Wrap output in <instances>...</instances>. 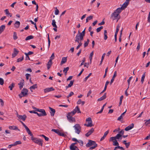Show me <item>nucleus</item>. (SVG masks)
<instances>
[{"mask_svg":"<svg viewBox=\"0 0 150 150\" xmlns=\"http://www.w3.org/2000/svg\"><path fill=\"white\" fill-rule=\"evenodd\" d=\"M31 139L35 143L41 146H42L43 141L40 139H38L33 137H31Z\"/></svg>","mask_w":150,"mask_h":150,"instance_id":"obj_1","label":"nucleus"},{"mask_svg":"<svg viewBox=\"0 0 150 150\" xmlns=\"http://www.w3.org/2000/svg\"><path fill=\"white\" fill-rule=\"evenodd\" d=\"M74 129L75 130V132L76 133H77L78 134H79L81 130V127L79 124H76L74 126Z\"/></svg>","mask_w":150,"mask_h":150,"instance_id":"obj_2","label":"nucleus"},{"mask_svg":"<svg viewBox=\"0 0 150 150\" xmlns=\"http://www.w3.org/2000/svg\"><path fill=\"white\" fill-rule=\"evenodd\" d=\"M114 137H111L110 139L109 140V141L110 142L112 141L113 142V145L114 146H119V144L118 142H117V141L116 140V139H117L115 138V139L114 138ZM115 137H114L115 138Z\"/></svg>","mask_w":150,"mask_h":150,"instance_id":"obj_3","label":"nucleus"},{"mask_svg":"<svg viewBox=\"0 0 150 150\" xmlns=\"http://www.w3.org/2000/svg\"><path fill=\"white\" fill-rule=\"evenodd\" d=\"M83 36L80 34H78L76 36L75 42L79 43V42H80L79 40L80 41V42H81V41L83 40Z\"/></svg>","mask_w":150,"mask_h":150,"instance_id":"obj_4","label":"nucleus"},{"mask_svg":"<svg viewBox=\"0 0 150 150\" xmlns=\"http://www.w3.org/2000/svg\"><path fill=\"white\" fill-rule=\"evenodd\" d=\"M86 121L88 122V124H85L84 125L88 127H91L93 126V125L92 123V120L91 117H89L87 118L86 120Z\"/></svg>","mask_w":150,"mask_h":150,"instance_id":"obj_5","label":"nucleus"},{"mask_svg":"<svg viewBox=\"0 0 150 150\" xmlns=\"http://www.w3.org/2000/svg\"><path fill=\"white\" fill-rule=\"evenodd\" d=\"M124 131L123 129H122L121 131H120L118 134H117L116 135L115 137L114 138L120 139H122V137L124 134Z\"/></svg>","mask_w":150,"mask_h":150,"instance_id":"obj_6","label":"nucleus"},{"mask_svg":"<svg viewBox=\"0 0 150 150\" xmlns=\"http://www.w3.org/2000/svg\"><path fill=\"white\" fill-rule=\"evenodd\" d=\"M96 144H97L95 141L89 140L88 142L86 144V146L87 147H89L91 146L95 145Z\"/></svg>","mask_w":150,"mask_h":150,"instance_id":"obj_7","label":"nucleus"},{"mask_svg":"<svg viewBox=\"0 0 150 150\" xmlns=\"http://www.w3.org/2000/svg\"><path fill=\"white\" fill-rule=\"evenodd\" d=\"M119 15L116 12L114 11L113 13H112L111 16V18L113 20H114L115 19H116L118 17Z\"/></svg>","mask_w":150,"mask_h":150,"instance_id":"obj_8","label":"nucleus"},{"mask_svg":"<svg viewBox=\"0 0 150 150\" xmlns=\"http://www.w3.org/2000/svg\"><path fill=\"white\" fill-rule=\"evenodd\" d=\"M54 90V89L52 87L46 88L44 90V92L45 93Z\"/></svg>","mask_w":150,"mask_h":150,"instance_id":"obj_9","label":"nucleus"},{"mask_svg":"<svg viewBox=\"0 0 150 150\" xmlns=\"http://www.w3.org/2000/svg\"><path fill=\"white\" fill-rule=\"evenodd\" d=\"M24 84L25 82L24 80L22 79L20 80L19 83H18V85L19 86V88L21 90L22 89Z\"/></svg>","mask_w":150,"mask_h":150,"instance_id":"obj_10","label":"nucleus"},{"mask_svg":"<svg viewBox=\"0 0 150 150\" xmlns=\"http://www.w3.org/2000/svg\"><path fill=\"white\" fill-rule=\"evenodd\" d=\"M129 3V0H126V1L123 4L122 6L121 7V8L122 10L124 9L127 7Z\"/></svg>","mask_w":150,"mask_h":150,"instance_id":"obj_11","label":"nucleus"},{"mask_svg":"<svg viewBox=\"0 0 150 150\" xmlns=\"http://www.w3.org/2000/svg\"><path fill=\"white\" fill-rule=\"evenodd\" d=\"M67 117L68 121L70 122H72L75 121V119L69 115H67Z\"/></svg>","mask_w":150,"mask_h":150,"instance_id":"obj_12","label":"nucleus"},{"mask_svg":"<svg viewBox=\"0 0 150 150\" xmlns=\"http://www.w3.org/2000/svg\"><path fill=\"white\" fill-rule=\"evenodd\" d=\"M134 124L133 123H132L130 125L128 126L127 127H126L125 130L126 131L129 130L134 127Z\"/></svg>","mask_w":150,"mask_h":150,"instance_id":"obj_13","label":"nucleus"},{"mask_svg":"<svg viewBox=\"0 0 150 150\" xmlns=\"http://www.w3.org/2000/svg\"><path fill=\"white\" fill-rule=\"evenodd\" d=\"M28 90L26 88H23L21 92V93L23 96H25L28 94Z\"/></svg>","mask_w":150,"mask_h":150,"instance_id":"obj_14","label":"nucleus"},{"mask_svg":"<svg viewBox=\"0 0 150 150\" xmlns=\"http://www.w3.org/2000/svg\"><path fill=\"white\" fill-rule=\"evenodd\" d=\"M94 129L93 128H92L88 132L85 134V136L86 137H89L90 135H91L94 132Z\"/></svg>","mask_w":150,"mask_h":150,"instance_id":"obj_15","label":"nucleus"},{"mask_svg":"<svg viewBox=\"0 0 150 150\" xmlns=\"http://www.w3.org/2000/svg\"><path fill=\"white\" fill-rule=\"evenodd\" d=\"M19 116V117H18V119L21 120L23 121H24L27 118V116L25 115H20V116Z\"/></svg>","mask_w":150,"mask_h":150,"instance_id":"obj_16","label":"nucleus"},{"mask_svg":"<svg viewBox=\"0 0 150 150\" xmlns=\"http://www.w3.org/2000/svg\"><path fill=\"white\" fill-rule=\"evenodd\" d=\"M8 128L9 129L14 130H18L20 131V130L16 126H9Z\"/></svg>","mask_w":150,"mask_h":150,"instance_id":"obj_17","label":"nucleus"},{"mask_svg":"<svg viewBox=\"0 0 150 150\" xmlns=\"http://www.w3.org/2000/svg\"><path fill=\"white\" fill-rule=\"evenodd\" d=\"M19 51L15 48L14 49L13 52L12 54L13 58L15 57L18 53Z\"/></svg>","mask_w":150,"mask_h":150,"instance_id":"obj_18","label":"nucleus"},{"mask_svg":"<svg viewBox=\"0 0 150 150\" xmlns=\"http://www.w3.org/2000/svg\"><path fill=\"white\" fill-rule=\"evenodd\" d=\"M49 108L50 111V113L51 116H53L55 112V110L50 107H49Z\"/></svg>","mask_w":150,"mask_h":150,"instance_id":"obj_19","label":"nucleus"},{"mask_svg":"<svg viewBox=\"0 0 150 150\" xmlns=\"http://www.w3.org/2000/svg\"><path fill=\"white\" fill-rule=\"evenodd\" d=\"M117 76V71H115L114 72V75L112 77V79H111L110 83V85H111L112 83L113 82L115 78V77Z\"/></svg>","mask_w":150,"mask_h":150,"instance_id":"obj_20","label":"nucleus"},{"mask_svg":"<svg viewBox=\"0 0 150 150\" xmlns=\"http://www.w3.org/2000/svg\"><path fill=\"white\" fill-rule=\"evenodd\" d=\"M109 130H108L107 131H106V132H105V133H104V135L103 136V137H101V138L100 139V141H103V139H104L105 138V137H106V136L107 135V134H108V133H109Z\"/></svg>","mask_w":150,"mask_h":150,"instance_id":"obj_21","label":"nucleus"},{"mask_svg":"<svg viewBox=\"0 0 150 150\" xmlns=\"http://www.w3.org/2000/svg\"><path fill=\"white\" fill-rule=\"evenodd\" d=\"M74 80H71L70 81V83L68 85V86H65L66 89H67L68 88L71 87L73 84Z\"/></svg>","mask_w":150,"mask_h":150,"instance_id":"obj_22","label":"nucleus"},{"mask_svg":"<svg viewBox=\"0 0 150 150\" xmlns=\"http://www.w3.org/2000/svg\"><path fill=\"white\" fill-rule=\"evenodd\" d=\"M106 93H105L104 95L102 97L98 99V101H101L105 99L106 97Z\"/></svg>","mask_w":150,"mask_h":150,"instance_id":"obj_23","label":"nucleus"},{"mask_svg":"<svg viewBox=\"0 0 150 150\" xmlns=\"http://www.w3.org/2000/svg\"><path fill=\"white\" fill-rule=\"evenodd\" d=\"M52 61H51V60H50L47 63V69H49L50 68L52 65Z\"/></svg>","mask_w":150,"mask_h":150,"instance_id":"obj_24","label":"nucleus"},{"mask_svg":"<svg viewBox=\"0 0 150 150\" xmlns=\"http://www.w3.org/2000/svg\"><path fill=\"white\" fill-rule=\"evenodd\" d=\"M76 113V111L75 110H73V111L70 112L68 113L67 115L70 116H72L74 115Z\"/></svg>","mask_w":150,"mask_h":150,"instance_id":"obj_25","label":"nucleus"},{"mask_svg":"<svg viewBox=\"0 0 150 150\" xmlns=\"http://www.w3.org/2000/svg\"><path fill=\"white\" fill-rule=\"evenodd\" d=\"M25 129H26V131L28 132V134L29 135H30V136L31 137H33V134L30 131V130L28 128V127H27L26 128H25Z\"/></svg>","mask_w":150,"mask_h":150,"instance_id":"obj_26","label":"nucleus"},{"mask_svg":"<svg viewBox=\"0 0 150 150\" xmlns=\"http://www.w3.org/2000/svg\"><path fill=\"white\" fill-rule=\"evenodd\" d=\"M5 26L4 25H2L0 26V34H1L5 29Z\"/></svg>","mask_w":150,"mask_h":150,"instance_id":"obj_27","label":"nucleus"},{"mask_svg":"<svg viewBox=\"0 0 150 150\" xmlns=\"http://www.w3.org/2000/svg\"><path fill=\"white\" fill-rule=\"evenodd\" d=\"M67 60V57H64L62 58V60L61 62V63L60 64V65H62L63 64L65 63L66 62Z\"/></svg>","mask_w":150,"mask_h":150,"instance_id":"obj_28","label":"nucleus"},{"mask_svg":"<svg viewBox=\"0 0 150 150\" xmlns=\"http://www.w3.org/2000/svg\"><path fill=\"white\" fill-rule=\"evenodd\" d=\"M123 143L125 144L126 148H128L130 144V142H126V141L124 140L123 142Z\"/></svg>","mask_w":150,"mask_h":150,"instance_id":"obj_29","label":"nucleus"},{"mask_svg":"<svg viewBox=\"0 0 150 150\" xmlns=\"http://www.w3.org/2000/svg\"><path fill=\"white\" fill-rule=\"evenodd\" d=\"M70 150H79L76 146H70Z\"/></svg>","mask_w":150,"mask_h":150,"instance_id":"obj_30","label":"nucleus"},{"mask_svg":"<svg viewBox=\"0 0 150 150\" xmlns=\"http://www.w3.org/2000/svg\"><path fill=\"white\" fill-rule=\"evenodd\" d=\"M37 88V85L36 84H35L33 85L32 86H30V91L31 92H33V91L32 90V89H34Z\"/></svg>","mask_w":150,"mask_h":150,"instance_id":"obj_31","label":"nucleus"},{"mask_svg":"<svg viewBox=\"0 0 150 150\" xmlns=\"http://www.w3.org/2000/svg\"><path fill=\"white\" fill-rule=\"evenodd\" d=\"M58 135L60 136H62L64 137H65L66 136V135L63 133L62 132L60 131H59L58 134H57Z\"/></svg>","mask_w":150,"mask_h":150,"instance_id":"obj_32","label":"nucleus"},{"mask_svg":"<svg viewBox=\"0 0 150 150\" xmlns=\"http://www.w3.org/2000/svg\"><path fill=\"white\" fill-rule=\"evenodd\" d=\"M122 10V9H121V7L120 8H119L117 9L115 11L119 15V13L121 12Z\"/></svg>","mask_w":150,"mask_h":150,"instance_id":"obj_33","label":"nucleus"},{"mask_svg":"<svg viewBox=\"0 0 150 150\" xmlns=\"http://www.w3.org/2000/svg\"><path fill=\"white\" fill-rule=\"evenodd\" d=\"M20 25V22L18 21L16 22L15 24V27L16 28H18Z\"/></svg>","mask_w":150,"mask_h":150,"instance_id":"obj_34","label":"nucleus"},{"mask_svg":"<svg viewBox=\"0 0 150 150\" xmlns=\"http://www.w3.org/2000/svg\"><path fill=\"white\" fill-rule=\"evenodd\" d=\"M56 22L55 21V20L54 19L52 20V26L54 28H57V26L56 24Z\"/></svg>","mask_w":150,"mask_h":150,"instance_id":"obj_35","label":"nucleus"},{"mask_svg":"<svg viewBox=\"0 0 150 150\" xmlns=\"http://www.w3.org/2000/svg\"><path fill=\"white\" fill-rule=\"evenodd\" d=\"M15 86V83H12L9 86L8 88L11 90H12L13 88Z\"/></svg>","mask_w":150,"mask_h":150,"instance_id":"obj_36","label":"nucleus"},{"mask_svg":"<svg viewBox=\"0 0 150 150\" xmlns=\"http://www.w3.org/2000/svg\"><path fill=\"white\" fill-rule=\"evenodd\" d=\"M74 110H75L76 111V112H77L78 113H81L80 109L78 106H77Z\"/></svg>","mask_w":150,"mask_h":150,"instance_id":"obj_37","label":"nucleus"},{"mask_svg":"<svg viewBox=\"0 0 150 150\" xmlns=\"http://www.w3.org/2000/svg\"><path fill=\"white\" fill-rule=\"evenodd\" d=\"M146 75H145V72L142 75V77L141 80V82L142 83H143L144 80V78H145Z\"/></svg>","mask_w":150,"mask_h":150,"instance_id":"obj_38","label":"nucleus"},{"mask_svg":"<svg viewBox=\"0 0 150 150\" xmlns=\"http://www.w3.org/2000/svg\"><path fill=\"white\" fill-rule=\"evenodd\" d=\"M33 37H34L33 36H32V35H30L27 36L25 40H29L33 39Z\"/></svg>","mask_w":150,"mask_h":150,"instance_id":"obj_39","label":"nucleus"},{"mask_svg":"<svg viewBox=\"0 0 150 150\" xmlns=\"http://www.w3.org/2000/svg\"><path fill=\"white\" fill-rule=\"evenodd\" d=\"M107 31L106 30H104V39L105 40H106L108 38V37L107 36Z\"/></svg>","mask_w":150,"mask_h":150,"instance_id":"obj_40","label":"nucleus"},{"mask_svg":"<svg viewBox=\"0 0 150 150\" xmlns=\"http://www.w3.org/2000/svg\"><path fill=\"white\" fill-rule=\"evenodd\" d=\"M5 12L6 13V14L10 16V17H11L12 16V14L10 13L8 11V9H6L5 10Z\"/></svg>","mask_w":150,"mask_h":150,"instance_id":"obj_41","label":"nucleus"},{"mask_svg":"<svg viewBox=\"0 0 150 150\" xmlns=\"http://www.w3.org/2000/svg\"><path fill=\"white\" fill-rule=\"evenodd\" d=\"M105 53H104L102 56V57H101V60L100 61V65H101L102 64V63L103 61V60L104 59V57L105 56Z\"/></svg>","mask_w":150,"mask_h":150,"instance_id":"obj_42","label":"nucleus"},{"mask_svg":"<svg viewBox=\"0 0 150 150\" xmlns=\"http://www.w3.org/2000/svg\"><path fill=\"white\" fill-rule=\"evenodd\" d=\"M89 42V40L88 39H87V41L85 42L84 43V47H86L88 45Z\"/></svg>","mask_w":150,"mask_h":150,"instance_id":"obj_43","label":"nucleus"},{"mask_svg":"<svg viewBox=\"0 0 150 150\" xmlns=\"http://www.w3.org/2000/svg\"><path fill=\"white\" fill-rule=\"evenodd\" d=\"M144 121H146V122H145L144 124L146 126H147L149 124H150V119L147 120H145Z\"/></svg>","mask_w":150,"mask_h":150,"instance_id":"obj_44","label":"nucleus"},{"mask_svg":"<svg viewBox=\"0 0 150 150\" xmlns=\"http://www.w3.org/2000/svg\"><path fill=\"white\" fill-rule=\"evenodd\" d=\"M18 38V37L17 35V34L16 32H14L13 34V39L14 40H16Z\"/></svg>","mask_w":150,"mask_h":150,"instance_id":"obj_45","label":"nucleus"},{"mask_svg":"<svg viewBox=\"0 0 150 150\" xmlns=\"http://www.w3.org/2000/svg\"><path fill=\"white\" fill-rule=\"evenodd\" d=\"M47 35H48V37H47V38H48V48H49L50 47V38H49V34H47Z\"/></svg>","mask_w":150,"mask_h":150,"instance_id":"obj_46","label":"nucleus"},{"mask_svg":"<svg viewBox=\"0 0 150 150\" xmlns=\"http://www.w3.org/2000/svg\"><path fill=\"white\" fill-rule=\"evenodd\" d=\"M132 76L130 77L127 80V82H128V88H129V85L130 84V81H131V79H132Z\"/></svg>","mask_w":150,"mask_h":150,"instance_id":"obj_47","label":"nucleus"},{"mask_svg":"<svg viewBox=\"0 0 150 150\" xmlns=\"http://www.w3.org/2000/svg\"><path fill=\"white\" fill-rule=\"evenodd\" d=\"M123 96H121L120 97V101L119 103V106H120V105L122 104V100L123 98Z\"/></svg>","mask_w":150,"mask_h":150,"instance_id":"obj_48","label":"nucleus"},{"mask_svg":"<svg viewBox=\"0 0 150 150\" xmlns=\"http://www.w3.org/2000/svg\"><path fill=\"white\" fill-rule=\"evenodd\" d=\"M93 55V52H92L90 53V57H89L91 62V60H92V58Z\"/></svg>","mask_w":150,"mask_h":150,"instance_id":"obj_49","label":"nucleus"},{"mask_svg":"<svg viewBox=\"0 0 150 150\" xmlns=\"http://www.w3.org/2000/svg\"><path fill=\"white\" fill-rule=\"evenodd\" d=\"M77 142L79 144L80 146H82L83 145V142L82 140H79Z\"/></svg>","mask_w":150,"mask_h":150,"instance_id":"obj_50","label":"nucleus"},{"mask_svg":"<svg viewBox=\"0 0 150 150\" xmlns=\"http://www.w3.org/2000/svg\"><path fill=\"white\" fill-rule=\"evenodd\" d=\"M23 58H24L23 56V57H22L18 58L17 59V62H21L22 61L23 59Z\"/></svg>","mask_w":150,"mask_h":150,"instance_id":"obj_51","label":"nucleus"},{"mask_svg":"<svg viewBox=\"0 0 150 150\" xmlns=\"http://www.w3.org/2000/svg\"><path fill=\"white\" fill-rule=\"evenodd\" d=\"M21 144V142L20 141H16L14 143V144L15 146L17 145L18 144Z\"/></svg>","mask_w":150,"mask_h":150,"instance_id":"obj_52","label":"nucleus"},{"mask_svg":"<svg viewBox=\"0 0 150 150\" xmlns=\"http://www.w3.org/2000/svg\"><path fill=\"white\" fill-rule=\"evenodd\" d=\"M4 83V79L1 78H0V84L2 85H3Z\"/></svg>","mask_w":150,"mask_h":150,"instance_id":"obj_53","label":"nucleus"},{"mask_svg":"<svg viewBox=\"0 0 150 150\" xmlns=\"http://www.w3.org/2000/svg\"><path fill=\"white\" fill-rule=\"evenodd\" d=\"M52 131L53 132H54L55 133L58 134L59 130L58 129H52Z\"/></svg>","mask_w":150,"mask_h":150,"instance_id":"obj_54","label":"nucleus"},{"mask_svg":"<svg viewBox=\"0 0 150 150\" xmlns=\"http://www.w3.org/2000/svg\"><path fill=\"white\" fill-rule=\"evenodd\" d=\"M85 30H86V28H85V29L84 30L82 31V32L81 33H80L81 35L83 37H84L85 35Z\"/></svg>","mask_w":150,"mask_h":150,"instance_id":"obj_55","label":"nucleus"},{"mask_svg":"<svg viewBox=\"0 0 150 150\" xmlns=\"http://www.w3.org/2000/svg\"><path fill=\"white\" fill-rule=\"evenodd\" d=\"M79 43V45L77 46L76 47V49L77 50L82 45V43L81 42H79V43Z\"/></svg>","mask_w":150,"mask_h":150,"instance_id":"obj_56","label":"nucleus"},{"mask_svg":"<svg viewBox=\"0 0 150 150\" xmlns=\"http://www.w3.org/2000/svg\"><path fill=\"white\" fill-rule=\"evenodd\" d=\"M54 53H53L52 54L50 57V60H51V61H52V60L54 59Z\"/></svg>","mask_w":150,"mask_h":150,"instance_id":"obj_57","label":"nucleus"},{"mask_svg":"<svg viewBox=\"0 0 150 150\" xmlns=\"http://www.w3.org/2000/svg\"><path fill=\"white\" fill-rule=\"evenodd\" d=\"M40 112L41 113H42L44 115H45V116H46L47 115L46 112L44 109L42 110V111Z\"/></svg>","mask_w":150,"mask_h":150,"instance_id":"obj_58","label":"nucleus"},{"mask_svg":"<svg viewBox=\"0 0 150 150\" xmlns=\"http://www.w3.org/2000/svg\"><path fill=\"white\" fill-rule=\"evenodd\" d=\"M97 146V144H96L95 145H93V146H92L90 147L89 149L90 150H92L93 149H95V148H96Z\"/></svg>","mask_w":150,"mask_h":150,"instance_id":"obj_59","label":"nucleus"},{"mask_svg":"<svg viewBox=\"0 0 150 150\" xmlns=\"http://www.w3.org/2000/svg\"><path fill=\"white\" fill-rule=\"evenodd\" d=\"M91 74H92L91 73H90L89 74V75L85 78L84 79V81H86L87 80V79H88V78L91 76Z\"/></svg>","mask_w":150,"mask_h":150,"instance_id":"obj_60","label":"nucleus"},{"mask_svg":"<svg viewBox=\"0 0 150 150\" xmlns=\"http://www.w3.org/2000/svg\"><path fill=\"white\" fill-rule=\"evenodd\" d=\"M59 13V10L57 9V8H56V10L55 11V14L56 15H57Z\"/></svg>","mask_w":150,"mask_h":150,"instance_id":"obj_61","label":"nucleus"},{"mask_svg":"<svg viewBox=\"0 0 150 150\" xmlns=\"http://www.w3.org/2000/svg\"><path fill=\"white\" fill-rule=\"evenodd\" d=\"M84 67H86L87 68H88L89 66V63H85L84 64Z\"/></svg>","mask_w":150,"mask_h":150,"instance_id":"obj_62","label":"nucleus"},{"mask_svg":"<svg viewBox=\"0 0 150 150\" xmlns=\"http://www.w3.org/2000/svg\"><path fill=\"white\" fill-rule=\"evenodd\" d=\"M25 76L27 80H28L29 79V77L30 76V75L29 74H25Z\"/></svg>","mask_w":150,"mask_h":150,"instance_id":"obj_63","label":"nucleus"},{"mask_svg":"<svg viewBox=\"0 0 150 150\" xmlns=\"http://www.w3.org/2000/svg\"><path fill=\"white\" fill-rule=\"evenodd\" d=\"M120 128H118L117 129H115V130H113V132H120Z\"/></svg>","mask_w":150,"mask_h":150,"instance_id":"obj_64","label":"nucleus"}]
</instances>
